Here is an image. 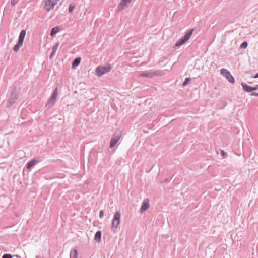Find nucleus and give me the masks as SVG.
<instances>
[{
	"label": "nucleus",
	"mask_w": 258,
	"mask_h": 258,
	"mask_svg": "<svg viewBox=\"0 0 258 258\" xmlns=\"http://www.w3.org/2000/svg\"><path fill=\"white\" fill-rule=\"evenodd\" d=\"M120 217L121 214L120 212L117 211L115 213L114 215L113 219L111 223V230L115 232L118 228V225L120 224Z\"/></svg>",
	"instance_id": "nucleus-1"
},
{
	"label": "nucleus",
	"mask_w": 258,
	"mask_h": 258,
	"mask_svg": "<svg viewBox=\"0 0 258 258\" xmlns=\"http://www.w3.org/2000/svg\"><path fill=\"white\" fill-rule=\"evenodd\" d=\"M194 29L189 30L185 34L183 38L179 39L175 44V46L177 47L180 46L186 42L190 38L193 32Z\"/></svg>",
	"instance_id": "nucleus-2"
},
{
	"label": "nucleus",
	"mask_w": 258,
	"mask_h": 258,
	"mask_svg": "<svg viewBox=\"0 0 258 258\" xmlns=\"http://www.w3.org/2000/svg\"><path fill=\"white\" fill-rule=\"evenodd\" d=\"M162 71L160 70H149L142 72L139 76L144 77L153 78L155 76L162 75Z\"/></svg>",
	"instance_id": "nucleus-3"
},
{
	"label": "nucleus",
	"mask_w": 258,
	"mask_h": 258,
	"mask_svg": "<svg viewBox=\"0 0 258 258\" xmlns=\"http://www.w3.org/2000/svg\"><path fill=\"white\" fill-rule=\"evenodd\" d=\"M111 69L110 64L106 66H99L95 69V72L97 76L100 77L105 73L109 72Z\"/></svg>",
	"instance_id": "nucleus-4"
},
{
	"label": "nucleus",
	"mask_w": 258,
	"mask_h": 258,
	"mask_svg": "<svg viewBox=\"0 0 258 258\" xmlns=\"http://www.w3.org/2000/svg\"><path fill=\"white\" fill-rule=\"evenodd\" d=\"M57 95H58V88H57V87H56L54 89L51 97L49 99L47 103L46 104L45 107H51L52 106H53L56 100Z\"/></svg>",
	"instance_id": "nucleus-5"
},
{
	"label": "nucleus",
	"mask_w": 258,
	"mask_h": 258,
	"mask_svg": "<svg viewBox=\"0 0 258 258\" xmlns=\"http://www.w3.org/2000/svg\"><path fill=\"white\" fill-rule=\"evenodd\" d=\"M59 0H43V3H44V9L47 11H49L50 10L54 8V6L57 4Z\"/></svg>",
	"instance_id": "nucleus-6"
},
{
	"label": "nucleus",
	"mask_w": 258,
	"mask_h": 258,
	"mask_svg": "<svg viewBox=\"0 0 258 258\" xmlns=\"http://www.w3.org/2000/svg\"><path fill=\"white\" fill-rule=\"evenodd\" d=\"M220 73L231 83L233 84L235 82V79L234 77L231 75V73L227 69H222L220 71Z\"/></svg>",
	"instance_id": "nucleus-7"
},
{
	"label": "nucleus",
	"mask_w": 258,
	"mask_h": 258,
	"mask_svg": "<svg viewBox=\"0 0 258 258\" xmlns=\"http://www.w3.org/2000/svg\"><path fill=\"white\" fill-rule=\"evenodd\" d=\"M121 137V134L120 133L116 134L115 133L113 137H112L110 143V148H112L114 147L115 145L117 144L118 141L119 140Z\"/></svg>",
	"instance_id": "nucleus-8"
},
{
	"label": "nucleus",
	"mask_w": 258,
	"mask_h": 258,
	"mask_svg": "<svg viewBox=\"0 0 258 258\" xmlns=\"http://www.w3.org/2000/svg\"><path fill=\"white\" fill-rule=\"evenodd\" d=\"M25 35L26 30H22L20 32V34L19 36L18 42H17V51L19 50L20 47H21L22 46Z\"/></svg>",
	"instance_id": "nucleus-9"
},
{
	"label": "nucleus",
	"mask_w": 258,
	"mask_h": 258,
	"mask_svg": "<svg viewBox=\"0 0 258 258\" xmlns=\"http://www.w3.org/2000/svg\"><path fill=\"white\" fill-rule=\"evenodd\" d=\"M16 101V93L15 90L12 93L11 97L9 99L7 102V107H10L12 106Z\"/></svg>",
	"instance_id": "nucleus-10"
},
{
	"label": "nucleus",
	"mask_w": 258,
	"mask_h": 258,
	"mask_svg": "<svg viewBox=\"0 0 258 258\" xmlns=\"http://www.w3.org/2000/svg\"><path fill=\"white\" fill-rule=\"evenodd\" d=\"M40 161L39 158L35 157L32 160H31L30 162H29L27 164V169H30L33 166L37 164Z\"/></svg>",
	"instance_id": "nucleus-11"
},
{
	"label": "nucleus",
	"mask_w": 258,
	"mask_h": 258,
	"mask_svg": "<svg viewBox=\"0 0 258 258\" xmlns=\"http://www.w3.org/2000/svg\"><path fill=\"white\" fill-rule=\"evenodd\" d=\"M149 200L148 199H145L142 203L140 211L143 213L148 209L149 208Z\"/></svg>",
	"instance_id": "nucleus-12"
},
{
	"label": "nucleus",
	"mask_w": 258,
	"mask_h": 258,
	"mask_svg": "<svg viewBox=\"0 0 258 258\" xmlns=\"http://www.w3.org/2000/svg\"><path fill=\"white\" fill-rule=\"evenodd\" d=\"M132 0H122L120 3L119 6L118 7L119 10H122L123 8L127 6V3L131 2Z\"/></svg>",
	"instance_id": "nucleus-13"
},
{
	"label": "nucleus",
	"mask_w": 258,
	"mask_h": 258,
	"mask_svg": "<svg viewBox=\"0 0 258 258\" xmlns=\"http://www.w3.org/2000/svg\"><path fill=\"white\" fill-rule=\"evenodd\" d=\"M241 85L242 86L243 89L245 91L247 92H250L252 91V87L248 86V85L244 83H242Z\"/></svg>",
	"instance_id": "nucleus-14"
},
{
	"label": "nucleus",
	"mask_w": 258,
	"mask_h": 258,
	"mask_svg": "<svg viewBox=\"0 0 258 258\" xmlns=\"http://www.w3.org/2000/svg\"><path fill=\"white\" fill-rule=\"evenodd\" d=\"M101 232L98 231L95 235L94 240L97 242H100L101 241Z\"/></svg>",
	"instance_id": "nucleus-15"
},
{
	"label": "nucleus",
	"mask_w": 258,
	"mask_h": 258,
	"mask_svg": "<svg viewBox=\"0 0 258 258\" xmlns=\"http://www.w3.org/2000/svg\"><path fill=\"white\" fill-rule=\"evenodd\" d=\"M81 61V58L80 57H77L75 59L72 63V67L75 68V67L78 66Z\"/></svg>",
	"instance_id": "nucleus-16"
},
{
	"label": "nucleus",
	"mask_w": 258,
	"mask_h": 258,
	"mask_svg": "<svg viewBox=\"0 0 258 258\" xmlns=\"http://www.w3.org/2000/svg\"><path fill=\"white\" fill-rule=\"evenodd\" d=\"M58 46H59V43H57L52 47V53L51 54L50 57H51L55 53V52L58 47Z\"/></svg>",
	"instance_id": "nucleus-17"
},
{
	"label": "nucleus",
	"mask_w": 258,
	"mask_h": 258,
	"mask_svg": "<svg viewBox=\"0 0 258 258\" xmlns=\"http://www.w3.org/2000/svg\"><path fill=\"white\" fill-rule=\"evenodd\" d=\"M59 31V28L57 27H55L52 29L50 33V35L51 36H53L54 35H55L58 31Z\"/></svg>",
	"instance_id": "nucleus-18"
},
{
	"label": "nucleus",
	"mask_w": 258,
	"mask_h": 258,
	"mask_svg": "<svg viewBox=\"0 0 258 258\" xmlns=\"http://www.w3.org/2000/svg\"><path fill=\"white\" fill-rule=\"evenodd\" d=\"M78 251L76 249L74 250L70 253V258H77Z\"/></svg>",
	"instance_id": "nucleus-19"
},
{
	"label": "nucleus",
	"mask_w": 258,
	"mask_h": 258,
	"mask_svg": "<svg viewBox=\"0 0 258 258\" xmlns=\"http://www.w3.org/2000/svg\"><path fill=\"white\" fill-rule=\"evenodd\" d=\"M16 4V0H12L11 2V6L12 8L11 9V10H13V13H14L15 11V6Z\"/></svg>",
	"instance_id": "nucleus-20"
},
{
	"label": "nucleus",
	"mask_w": 258,
	"mask_h": 258,
	"mask_svg": "<svg viewBox=\"0 0 258 258\" xmlns=\"http://www.w3.org/2000/svg\"><path fill=\"white\" fill-rule=\"evenodd\" d=\"M75 5L73 3H71L70 4L69 7V12L71 13L73 11L74 8H75Z\"/></svg>",
	"instance_id": "nucleus-21"
},
{
	"label": "nucleus",
	"mask_w": 258,
	"mask_h": 258,
	"mask_svg": "<svg viewBox=\"0 0 258 258\" xmlns=\"http://www.w3.org/2000/svg\"><path fill=\"white\" fill-rule=\"evenodd\" d=\"M191 79L190 78H186L185 79V81H184L183 83V86H186L187 84L189 83V82L191 81Z\"/></svg>",
	"instance_id": "nucleus-22"
},
{
	"label": "nucleus",
	"mask_w": 258,
	"mask_h": 258,
	"mask_svg": "<svg viewBox=\"0 0 258 258\" xmlns=\"http://www.w3.org/2000/svg\"><path fill=\"white\" fill-rule=\"evenodd\" d=\"M248 46V43L247 42L245 41V42H243L240 45V48H243V49H245Z\"/></svg>",
	"instance_id": "nucleus-23"
},
{
	"label": "nucleus",
	"mask_w": 258,
	"mask_h": 258,
	"mask_svg": "<svg viewBox=\"0 0 258 258\" xmlns=\"http://www.w3.org/2000/svg\"><path fill=\"white\" fill-rule=\"evenodd\" d=\"M12 256L10 254H5L3 255L2 258H12Z\"/></svg>",
	"instance_id": "nucleus-24"
},
{
	"label": "nucleus",
	"mask_w": 258,
	"mask_h": 258,
	"mask_svg": "<svg viewBox=\"0 0 258 258\" xmlns=\"http://www.w3.org/2000/svg\"><path fill=\"white\" fill-rule=\"evenodd\" d=\"M221 154L223 158H225L227 157V153L225 152L223 150H221Z\"/></svg>",
	"instance_id": "nucleus-25"
},
{
	"label": "nucleus",
	"mask_w": 258,
	"mask_h": 258,
	"mask_svg": "<svg viewBox=\"0 0 258 258\" xmlns=\"http://www.w3.org/2000/svg\"><path fill=\"white\" fill-rule=\"evenodd\" d=\"M103 216H104V211L103 210H101L100 211V213H99L100 218H103Z\"/></svg>",
	"instance_id": "nucleus-26"
},
{
	"label": "nucleus",
	"mask_w": 258,
	"mask_h": 258,
	"mask_svg": "<svg viewBox=\"0 0 258 258\" xmlns=\"http://www.w3.org/2000/svg\"><path fill=\"white\" fill-rule=\"evenodd\" d=\"M258 89V85H256L254 87H252V91L257 90Z\"/></svg>",
	"instance_id": "nucleus-27"
},
{
	"label": "nucleus",
	"mask_w": 258,
	"mask_h": 258,
	"mask_svg": "<svg viewBox=\"0 0 258 258\" xmlns=\"http://www.w3.org/2000/svg\"><path fill=\"white\" fill-rule=\"evenodd\" d=\"M251 95H254V96H258V93H256V92H252Z\"/></svg>",
	"instance_id": "nucleus-28"
},
{
	"label": "nucleus",
	"mask_w": 258,
	"mask_h": 258,
	"mask_svg": "<svg viewBox=\"0 0 258 258\" xmlns=\"http://www.w3.org/2000/svg\"><path fill=\"white\" fill-rule=\"evenodd\" d=\"M8 8H9V7H8L7 8H6V9H5V11H4V13H8Z\"/></svg>",
	"instance_id": "nucleus-29"
},
{
	"label": "nucleus",
	"mask_w": 258,
	"mask_h": 258,
	"mask_svg": "<svg viewBox=\"0 0 258 258\" xmlns=\"http://www.w3.org/2000/svg\"><path fill=\"white\" fill-rule=\"evenodd\" d=\"M16 49H17V48H16V45H15L14 47H13V50L15 52H16Z\"/></svg>",
	"instance_id": "nucleus-30"
},
{
	"label": "nucleus",
	"mask_w": 258,
	"mask_h": 258,
	"mask_svg": "<svg viewBox=\"0 0 258 258\" xmlns=\"http://www.w3.org/2000/svg\"><path fill=\"white\" fill-rule=\"evenodd\" d=\"M255 78H258V73L256 74Z\"/></svg>",
	"instance_id": "nucleus-31"
},
{
	"label": "nucleus",
	"mask_w": 258,
	"mask_h": 258,
	"mask_svg": "<svg viewBox=\"0 0 258 258\" xmlns=\"http://www.w3.org/2000/svg\"><path fill=\"white\" fill-rule=\"evenodd\" d=\"M165 182H169V180H168V179H166V180H165Z\"/></svg>",
	"instance_id": "nucleus-32"
}]
</instances>
